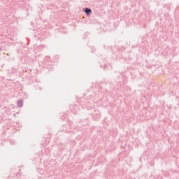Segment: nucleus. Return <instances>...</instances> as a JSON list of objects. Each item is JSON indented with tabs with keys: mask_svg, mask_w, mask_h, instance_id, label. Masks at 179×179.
Returning <instances> with one entry per match:
<instances>
[{
	"mask_svg": "<svg viewBox=\"0 0 179 179\" xmlns=\"http://www.w3.org/2000/svg\"><path fill=\"white\" fill-rule=\"evenodd\" d=\"M85 13H87V15H89L90 13H92V10H90L89 8H85Z\"/></svg>",
	"mask_w": 179,
	"mask_h": 179,
	"instance_id": "obj_1",
	"label": "nucleus"
},
{
	"mask_svg": "<svg viewBox=\"0 0 179 179\" xmlns=\"http://www.w3.org/2000/svg\"><path fill=\"white\" fill-rule=\"evenodd\" d=\"M0 51H1V48H0Z\"/></svg>",
	"mask_w": 179,
	"mask_h": 179,
	"instance_id": "obj_2",
	"label": "nucleus"
}]
</instances>
